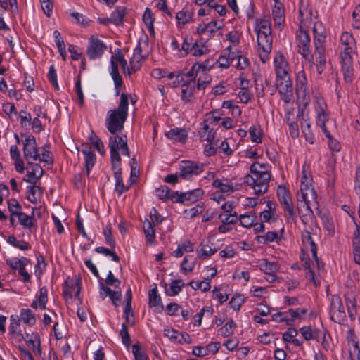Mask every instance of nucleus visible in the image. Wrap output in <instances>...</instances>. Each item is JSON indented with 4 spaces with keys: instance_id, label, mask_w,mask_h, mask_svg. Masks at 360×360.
<instances>
[{
    "instance_id": "13d9d810",
    "label": "nucleus",
    "mask_w": 360,
    "mask_h": 360,
    "mask_svg": "<svg viewBox=\"0 0 360 360\" xmlns=\"http://www.w3.org/2000/svg\"><path fill=\"white\" fill-rule=\"evenodd\" d=\"M297 95L299 99L301 100L304 107H307L310 103V91L308 87L302 89H296Z\"/></svg>"
},
{
    "instance_id": "79ce46f5",
    "label": "nucleus",
    "mask_w": 360,
    "mask_h": 360,
    "mask_svg": "<svg viewBox=\"0 0 360 360\" xmlns=\"http://www.w3.org/2000/svg\"><path fill=\"white\" fill-rule=\"evenodd\" d=\"M208 52V47L205 45L202 40L200 39L196 40L195 42L193 44L191 53L193 56H201L207 54Z\"/></svg>"
},
{
    "instance_id": "c756f323",
    "label": "nucleus",
    "mask_w": 360,
    "mask_h": 360,
    "mask_svg": "<svg viewBox=\"0 0 360 360\" xmlns=\"http://www.w3.org/2000/svg\"><path fill=\"white\" fill-rule=\"evenodd\" d=\"M127 14V8L124 6H117L111 13L110 16V20L111 23L116 26L123 25L124 18Z\"/></svg>"
},
{
    "instance_id": "c03bdc74",
    "label": "nucleus",
    "mask_w": 360,
    "mask_h": 360,
    "mask_svg": "<svg viewBox=\"0 0 360 360\" xmlns=\"http://www.w3.org/2000/svg\"><path fill=\"white\" fill-rule=\"evenodd\" d=\"M165 77L169 79H174V81L168 84V85L172 88L178 87L184 80V75L180 71L168 72L166 70Z\"/></svg>"
},
{
    "instance_id": "680f3d73",
    "label": "nucleus",
    "mask_w": 360,
    "mask_h": 360,
    "mask_svg": "<svg viewBox=\"0 0 360 360\" xmlns=\"http://www.w3.org/2000/svg\"><path fill=\"white\" fill-rule=\"evenodd\" d=\"M37 297L39 307L41 309H46L48 302V290L46 287L44 286L39 288Z\"/></svg>"
},
{
    "instance_id": "c9c22d12",
    "label": "nucleus",
    "mask_w": 360,
    "mask_h": 360,
    "mask_svg": "<svg viewBox=\"0 0 360 360\" xmlns=\"http://www.w3.org/2000/svg\"><path fill=\"white\" fill-rule=\"evenodd\" d=\"M176 191H171L168 186L163 185L156 188L155 195L156 196L160 199L167 202L168 200H172L174 202V199H176L174 193Z\"/></svg>"
},
{
    "instance_id": "4d7b16f0",
    "label": "nucleus",
    "mask_w": 360,
    "mask_h": 360,
    "mask_svg": "<svg viewBox=\"0 0 360 360\" xmlns=\"http://www.w3.org/2000/svg\"><path fill=\"white\" fill-rule=\"evenodd\" d=\"M184 286V283L182 280H174L172 281L169 290H167V294L169 296H175L177 295L182 290V288Z\"/></svg>"
},
{
    "instance_id": "864d4df0",
    "label": "nucleus",
    "mask_w": 360,
    "mask_h": 360,
    "mask_svg": "<svg viewBox=\"0 0 360 360\" xmlns=\"http://www.w3.org/2000/svg\"><path fill=\"white\" fill-rule=\"evenodd\" d=\"M30 260L26 257H22V259H7L6 264L9 266L11 269L18 271L20 268L25 266L28 263H30Z\"/></svg>"
},
{
    "instance_id": "f3484780",
    "label": "nucleus",
    "mask_w": 360,
    "mask_h": 360,
    "mask_svg": "<svg viewBox=\"0 0 360 360\" xmlns=\"http://www.w3.org/2000/svg\"><path fill=\"white\" fill-rule=\"evenodd\" d=\"M222 27V25L217 20H212L207 23H200L196 28L198 34L205 35L209 38L214 36Z\"/></svg>"
},
{
    "instance_id": "338daca9",
    "label": "nucleus",
    "mask_w": 360,
    "mask_h": 360,
    "mask_svg": "<svg viewBox=\"0 0 360 360\" xmlns=\"http://www.w3.org/2000/svg\"><path fill=\"white\" fill-rule=\"evenodd\" d=\"M192 41H193L192 37H190L188 36H186L184 39L183 43L181 44V46L180 49V51H179V53L181 56H186L189 53H191V49H192L193 44L192 42Z\"/></svg>"
},
{
    "instance_id": "de8ad7c7",
    "label": "nucleus",
    "mask_w": 360,
    "mask_h": 360,
    "mask_svg": "<svg viewBox=\"0 0 360 360\" xmlns=\"http://www.w3.org/2000/svg\"><path fill=\"white\" fill-rule=\"evenodd\" d=\"M147 56L136 52L133 53V56L130 59L129 64L132 72H136L139 70L141 62L144 61Z\"/></svg>"
},
{
    "instance_id": "5701e85b",
    "label": "nucleus",
    "mask_w": 360,
    "mask_h": 360,
    "mask_svg": "<svg viewBox=\"0 0 360 360\" xmlns=\"http://www.w3.org/2000/svg\"><path fill=\"white\" fill-rule=\"evenodd\" d=\"M302 240L304 248L309 250L312 254L313 259L316 261L317 266H319V258L317 256V247L314 242L311 233L307 230L302 232Z\"/></svg>"
},
{
    "instance_id": "2f4dec72",
    "label": "nucleus",
    "mask_w": 360,
    "mask_h": 360,
    "mask_svg": "<svg viewBox=\"0 0 360 360\" xmlns=\"http://www.w3.org/2000/svg\"><path fill=\"white\" fill-rule=\"evenodd\" d=\"M149 305L150 307H154V311L156 312H161L163 310V305L160 296L158 293V289L155 287L149 291Z\"/></svg>"
},
{
    "instance_id": "6e6d98bb",
    "label": "nucleus",
    "mask_w": 360,
    "mask_h": 360,
    "mask_svg": "<svg viewBox=\"0 0 360 360\" xmlns=\"http://www.w3.org/2000/svg\"><path fill=\"white\" fill-rule=\"evenodd\" d=\"M209 281H210V279H207V280L201 281H191L188 283V285H190L193 289H194L195 290H201L202 292H205L209 291L211 288V285H210Z\"/></svg>"
},
{
    "instance_id": "ea45409f",
    "label": "nucleus",
    "mask_w": 360,
    "mask_h": 360,
    "mask_svg": "<svg viewBox=\"0 0 360 360\" xmlns=\"http://www.w3.org/2000/svg\"><path fill=\"white\" fill-rule=\"evenodd\" d=\"M257 219V215L253 211H249L238 217V221L241 226L245 228H250L253 226Z\"/></svg>"
},
{
    "instance_id": "052dcab7",
    "label": "nucleus",
    "mask_w": 360,
    "mask_h": 360,
    "mask_svg": "<svg viewBox=\"0 0 360 360\" xmlns=\"http://www.w3.org/2000/svg\"><path fill=\"white\" fill-rule=\"evenodd\" d=\"M278 238V234L276 231H268L264 236H257L256 240L261 244H266V243L273 242L276 240Z\"/></svg>"
},
{
    "instance_id": "c85d7f7f",
    "label": "nucleus",
    "mask_w": 360,
    "mask_h": 360,
    "mask_svg": "<svg viewBox=\"0 0 360 360\" xmlns=\"http://www.w3.org/2000/svg\"><path fill=\"white\" fill-rule=\"evenodd\" d=\"M82 152L84 156L85 167L87 174H89L91 169L94 166L96 157L89 145H83Z\"/></svg>"
},
{
    "instance_id": "a19ab883",
    "label": "nucleus",
    "mask_w": 360,
    "mask_h": 360,
    "mask_svg": "<svg viewBox=\"0 0 360 360\" xmlns=\"http://www.w3.org/2000/svg\"><path fill=\"white\" fill-rule=\"evenodd\" d=\"M22 340L25 341L27 345L32 349L34 352L41 353L40 341L37 335L30 336L29 334L26 333L25 335H24Z\"/></svg>"
},
{
    "instance_id": "0e129e2a",
    "label": "nucleus",
    "mask_w": 360,
    "mask_h": 360,
    "mask_svg": "<svg viewBox=\"0 0 360 360\" xmlns=\"http://www.w3.org/2000/svg\"><path fill=\"white\" fill-rule=\"evenodd\" d=\"M134 51L141 53L148 57V54L149 53V44L148 39H140Z\"/></svg>"
},
{
    "instance_id": "9d476101",
    "label": "nucleus",
    "mask_w": 360,
    "mask_h": 360,
    "mask_svg": "<svg viewBox=\"0 0 360 360\" xmlns=\"http://www.w3.org/2000/svg\"><path fill=\"white\" fill-rule=\"evenodd\" d=\"M106 49L107 46L103 41L94 35L89 37L86 49V55L90 60L100 58Z\"/></svg>"
},
{
    "instance_id": "8fccbe9b",
    "label": "nucleus",
    "mask_w": 360,
    "mask_h": 360,
    "mask_svg": "<svg viewBox=\"0 0 360 360\" xmlns=\"http://www.w3.org/2000/svg\"><path fill=\"white\" fill-rule=\"evenodd\" d=\"M249 133L250 136L251 141L252 142H255L259 143L262 140V129L259 124L252 125L249 128Z\"/></svg>"
},
{
    "instance_id": "b1692460",
    "label": "nucleus",
    "mask_w": 360,
    "mask_h": 360,
    "mask_svg": "<svg viewBox=\"0 0 360 360\" xmlns=\"http://www.w3.org/2000/svg\"><path fill=\"white\" fill-rule=\"evenodd\" d=\"M274 62L276 77L289 76L288 63L283 54L277 53Z\"/></svg>"
},
{
    "instance_id": "6ab92c4d",
    "label": "nucleus",
    "mask_w": 360,
    "mask_h": 360,
    "mask_svg": "<svg viewBox=\"0 0 360 360\" xmlns=\"http://www.w3.org/2000/svg\"><path fill=\"white\" fill-rule=\"evenodd\" d=\"M297 117L300 122L301 130L304 134L306 140L309 143L313 144L314 141V137L311 129V124L308 116H307V117H304L303 108L301 110L299 109Z\"/></svg>"
},
{
    "instance_id": "423d86ee",
    "label": "nucleus",
    "mask_w": 360,
    "mask_h": 360,
    "mask_svg": "<svg viewBox=\"0 0 360 360\" xmlns=\"http://www.w3.org/2000/svg\"><path fill=\"white\" fill-rule=\"evenodd\" d=\"M277 195L284 211L288 222L293 221L297 217L290 192L284 186H278Z\"/></svg>"
},
{
    "instance_id": "603ef678",
    "label": "nucleus",
    "mask_w": 360,
    "mask_h": 360,
    "mask_svg": "<svg viewBox=\"0 0 360 360\" xmlns=\"http://www.w3.org/2000/svg\"><path fill=\"white\" fill-rule=\"evenodd\" d=\"M7 242L13 247L21 250H28L31 249V245L25 240H19L14 236H10Z\"/></svg>"
},
{
    "instance_id": "473e14b6",
    "label": "nucleus",
    "mask_w": 360,
    "mask_h": 360,
    "mask_svg": "<svg viewBox=\"0 0 360 360\" xmlns=\"http://www.w3.org/2000/svg\"><path fill=\"white\" fill-rule=\"evenodd\" d=\"M228 52L221 54L218 60L214 63L219 68L226 69L228 68L231 62L236 58L234 52H231V46L227 48Z\"/></svg>"
},
{
    "instance_id": "774afa93",
    "label": "nucleus",
    "mask_w": 360,
    "mask_h": 360,
    "mask_svg": "<svg viewBox=\"0 0 360 360\" xmlns=\"http://www.w3.org/2000/svg\"><path fill=\"white\" fill-rule=\"evenodd\" d=\"M132 354L134 356V360H148L146 352L138 344L132 346Z\"/></svg>"
},
{
    "instance_id": "ddd939ff",
    "label": "nucleus",
    "mask_w": 360,
    "mask_h": 360,
    "mask_svg": "<svg viewBox=\"0 0 360 360\" xmlns=\"http://www.w3.org/2000/svg\"><path fill=\"white\" fill-rule=\"evenodd\" d=\"M330 319L339 324L343 323L346 319L345 308L338 295H333L331 297Z\"/></svg>"
},
{
    "instance_id": "412c9836",
    "label": "nucleus",
    "mask_w": 360,
    "mask_h": 360,
    "mask_svg": "<svg viewBox=\"0 0 360 360\" xmlns=\"http://www.w3.org/2000/svg\"><path fill=\"white\" fill-rule=\"evenodd\" d=\"M274 6L272 10V17L274 25L281 30L285 23L284 8L283 4L279 0H274Z\"/></svg>"
},
{
    "instance_id": "5fc2aeb1",
    "label": "nucleus",
    "mask_w": 360,
    "mask_h": 360,
    "mask_svg": "<svg viewBox=\"0 0 360 360\" xmlns=\"http://www.w3.org/2000/svg\"><path fill=\"white\" fill-rule=\"evenodd\" d=\"M219 219L221 223L231 226L235 224L238 221V217L236 212H234L233 213H221L219 215Z\"/></svg>"
},
{
    "instance_id": "1a4fd4ad",
    "label": "nucleus",
    "mask_w": 360,
    "mask_h": 360,
    "mask_svg": "<svg viewBox=\"0 0 360 360\" xmlns=\"http://www.w3.org/2000/svg\"><path fill=\"white\" fill-rule=\"evenodd\" d=\"M276 84L281 100L285 103H290L293 97L292 83L290 76L276 77Z\"/></svg>"
},
{
    "instance_id": "dca6fc26",
    "label": "nucleus",
    "mask_w": 360,
    "mask_h": 360,
    "mask_svg": "<svg viewBox=\"0 0 360 360\" xmlns=\"http://www.w3.org/2000/svg\"><path fill=\"white\" fill-rule=\"evenodd\" d=\"M22 143L23 154L28 163H30V161L38 160L39 153L35 138L32 135H29L25 138Z\"/></svg>"
},
{
    "instance_id": "3c124183",
    "label": "nucleus",
    "mask_w": 360,
    "mask_h": 360,
    "mask_svg": "<svg viewBox=\"0 0 360 360\" xmlns=\"http://www.w3.org/2000/svg\"><path fill=\"white\" fill-rule=\"evenodd\" d=\"M114 178L115 179V191L120 196L123 193L129 189V186H125L123 182L122 174L118 172H113Z\"/></svg>"
},
{
    "instance_id": "a211bd4d",
    "label": "nucleus",
    "mask_w": 360,
    "mask_h": 360,
    "mask_svg": "<svg viewBox=\"0 0 360 360\" xmlns=\"http://www.w3.org/2000/svg\"><path fill=\"white\" fill-rule=\"evenodd\" d=\"M217 252V248L210 240H202L197 249V257L201 260L209 259Z\"/></svg>"
},
{
    "instance_id": "aec40b11",
    "label": "nucleus",
    "mask_w": 360,
    "mask_h": 360,
    "mask_svg": "<svg viewBox=\"0 0 360 360\" xmlns=\"http://www.w3.org/2000/svg\"><path fill=\"white\" fill-rule=\"evenodd\" d=\"M340 43L344 46L341 56H352V53H354L356 42L352 34L347 32H342L340 36Z\"/></svg>"
},
{
    "instance_id": "cd10ccee",
    "label": "nucleus",
    "mask_w": 360,
    "mask_h": 360,
    "mask_svg": "<svg viewBox=\"0 0 360 360\" xmlns=\"http://www.w3.org/2000/svg\"><path fill=\"white\" fill-rule=\"evenodd\" d=\"M352 250L355 263L360 265V226L358 224L353 233Z\"/></svg>"
},
{
    "instance_id": "f8f14e48",
    "label": "nucleus",
    "mask_w": 360,
    "mask_h": 360,
    "mask_svg": "<svg viewBox=\"0 0 360 360\" xmlns=\"http://www.w3.org/2000/svg\"><path fill=\"white\" fill-rule=\"evenodd\" d=\"M257 37L258 51L261 60L265 63L272 49L273 37L271 34L256 33Z\"/></svg>"
},
{
    "instance_id": "39448f33",
    "label": "nucleus",
    "mask_w": 360,
    "mask_h": 360,
    "mask_svg": "<svg viewBox=\"0 0 360 360\" xmlns=\"http://www.w3.org/2000/svg\"><path fill=\"white\" fill-rule=\"evenodd\" d=\"M297 200L304 202L306 207V214L301 217L302 221L306 224L307 217L313 216L311 206L316 204V193L311 185V182L300 183V191L297 193Z\"/></svg>"
},
{
    "instance_id": "393cba45",
    "label": "nucleus",
    "mask_w": 360,
    "mask_h": 360,
    "mask_svg": "<svg viewBox=\"0 0 360 360\" xmlns=\"http://www.w3.org/2000/svg\"><path fill=\"white\" fill-rule=\"evenodd\" d=\"M342 71L347 83L352 81L353 68L352 56H341Z\"/></svg>"
},
{
    "instance_id": "e433bc0d",
    "label": "nucleus",
    "mask_w": 360,
    "mask_h": 360,
    "mask_svg": "<svg viewBox=\"0 0 360 360\" xmlns=\"http://www.w3.org/2000/svg\"><path fill=\"white\" fill-rule=\"evenodd\" d=\"M165 135L168 139L179 142H185L188 137L187 131L181 128L172 129Z\"/></svg>"
},
{
    "instance_id": "9b49d317",
    "label": "nucleus",
    "mask_w": 360,
    "mask_h": 360,
    "mask_svg": "<svg viewBox=\"0 0 360 360\" xmlns=\"http://www.w3.org/2000/svg\"><path fill=\"white\" fill-rule=\"evenodd\" d=\"M310 41L309 34L300 26L296 32V43L298 53L305 59L312 57L310 51Z\"/></svg>"
},
{
    "instance_id": "bf43d9fd",
    "label": "nucleus",
    "mask_w": 360,
    "mask_h": 360,
    "mask_svg": "<svg viewBox=\"0 0 360 360\" xmlns=\"http://www.w3.org/2000/svg\"><path fill=\"white\" fill-rule=\"evenodd\" d=\"M200 139L202 141H206L212 143L214 139V132L212 129H210L207 124H205L200 131Z\"/></svg>"
},
{
    "instance_id": "4be33fe9",
    "label": "nucleus",
    "mask_w": 360,
    "mask_h": 360,
    "mask_svg": "<svg viewBox=\"0 0 360 360\" xmlns=\"http://www.w3.org/2000/svg\"><path fill=\"white\" fill-rule=\"evenodd\" d=\"M194 13L189 7H184L176 13V27L181 30L184 26L193 21Z\"/></svg>"
},
{
    "instance_id": "7ed1b4c3",
    "label": "nucleus",
    "mask_w": 360,
    "mask_h": 360,
    "mask_svg": "<svg viewBox=\"0 0 360 360\" xmlns=\"http://www.w3.org/2000/svg\"><path fill=\"white\" fill-rule=\"evenodd\" d=\"M128 95L122 93L117 108L108 110L105 118V127L112 135H115L123 130L124 124L128 116Z\"/></svg>"
},
{
    "instance_id": "7c9ffc66",
    "label": "nucleus",
    "mask_w": 360,
    "mask_h": 360,
    "mask_svg": "<svg viewBox=\"0 0 360 360\" xmlns=\"http://www.w3.org/2000/svg\"><path fill=\"white\" fill-rule=\"evenodd\" d=\"M9 333L11 335L12 338L15 340L20 342L24 338V334L22 333L20 330V325L19 323V320L16 318H14L13 316L11 317V323L9 325Z\"/></svg>"
},
{
    "instance_id": "4468645a",
    "label": "nucleus",
    "mask_w": 360,
    "mask_h": 360,
    "mask_svg": "<svg viewBox=\"0 0 360 360\" xmlns=\"http://www.w3.org/2000/svg\"><path fill=\"white\" fill-rule=\"evenodd\" d=\"M108 146L110 154H112V150H114L115 153L117 155H120L119 150H121L122 155H127V157L130 155L126 136H120L118 134L112 135L109 138Z\"/></svg>"
},
{
    "instance_id": "58836bf2",
    "label": "nucleus",
    "mask_w": 360,
    "mask_h": 360,
    "mask_svg": "<svg viewBox=\"0 0 360 360\" xmlns=\"http://www.w3.org/2000/svg\"><path fill=\"white\" fill-rule=\"evenodd\" d=\"M143 229L145 234L146 243L153 244L155 238V231L153 224L148 219H146L143 223Z\"/></svg>"
},
{
    "instance_id": "f704fd0d",
    "label": "nucleus",
    "mask_w": 360,
    "mask_h": 360,
    "mask_svg": "<svg viewBox=\"0 0 360 360\" xmlns=\"http://www.w3.org/2000/svg\"><path fill=\"white\" fill-rule=\"evenodd\" d=\"M348 333H350V339L348 340V342L349 345H352V348L349 350L351 359L352 360H360V347L356 340V337L352 330H349Z\"/></svg>"
},
{
    "instance_id": "e2e57ef3",
    "label": "nucleus",
    "mask_w": 360,
    "mask_h": 360,
    "mask_svg": "<svg viewBox=\"0 0 360 360\" xmlns=\"http://www.w3.org/2000/svg\"><path fill=\"white\" fill-rule=\"evenodd\" d=\"M110 162L113 172L122 174L121 157L120 155L115 154L114 150H112V154H110Z\"/></svg>"
},
{
    "instance_id": "37998d69",
    "label": "nucleus",
    "mask_w": 360,
    "mask_h": 360,
    "mask_svg": "<svg viewBox=\"0 0 360 360\" xmlns=\"http://www.w3.org/2000/svg\"><path fill=\"white\" fill-rule=\"evenodd\" d=\"M260 269L265 274H276L278 270V265L275 262H269L266 259H262L259 263Z\"/></svg>"
},
{
    "instance_id": "09e8293b",
    "label": "nucleus",
    "mask_w": 360,
    "mask_h": 360,
    "mask_svg": "<svg viewBox=\"0 0 360 360\" xmlns=\"http://www.w3.org/2000/svg\"><path fill=\"white\" fill-rule=\"evenodd\" d=\"M20 321L28 326H33L36 323L34 314L30 309H22L20 311Z\"/></svg>"
},
{
    "instance_id": "2eb2a0df",
    "label": "nucleus",
    "mask_w": 360,
    "mask_h": 360,
    "mask_svg": "<svg viewBox=\"0 0 360 360\" xmlns=\"http://www.w3.org/2000/svg\"><path fill=\"white\" fill-rule=\"evenodd\" d=\"M174 195H176L174 202L189 205L201 199L204 195V191L201 188H196L184 193L176 191Z\"/></svg>"
},
{
    "instance_id": "72a5a7b5",
    "label": "nucleus",
    "mask_w": 360,
    "mask_h": 360,
    "mask_svg": "<svg viewBox=\"0 0 360 360\" xmlns=\"http://www.w3.org/2000/svg\"><path fill=\"white\" fill-rule=\"evenodd\" d=\"M212 185L221 193H226L227 195L234 191L233 184L228 179H214Z\"/></svg>"
},
{
    "instance_id": "20e7f679",
    "label": "nucleus",
    "mask_w": 360,
    "mask_h": 360,
    "mask_svg": "<svg viewBox=\"0 0 360 360\" xmlns=\"http://www.w3.org/2000/svg\"><path fill=\"white\" fill-rule=\"evenodd\" d=\"M120 63L123 72L124 74L131 75V68L127 65V62L124 57L122 51L120 49L115 50V56L110 58V74L115 84V90L116 96L120 93L122 86L123 84L122 77L118 70V63Z\"/></svg>"
},
{
    "instance_id": "6e6552de",
    "label": "nucleus",
    "mask_w": 360,
    "mask_h": 360,
    "mask_svg": "<svg viewBox=\"0 0 360 360\" xmlns=\"http://www.w3.org/2000/svg\"><path fill=\"white\" fill-rule=\"evenodd\" d=\"M179 169V177L189 180L193 176L200 174L204 171L205 165L199 162L183 160Z\"/></svg>"
},
{
    "instance_id": "a878e982",
    "label": "nucleus",
    "mask_w": 360,
    "mask_h": 360,
    "mask_svg": "<svg viewBox=\"0 0 360 360\" xmlns=\"http://www.w3.org/2000/svg\"><path fill=\"white\" fill-rule=\"evenodd\" d=\"M181 87V99L186 103L193 101L195 99L194 94L197 89L195 81L189 80L183 84Z\"/></svg>"
},
{
    "instance_id": "4c0bfd02",
    "label": "nucleus",
    "mask_w": 360,
    "mask_h": 360,
    "mask_svg": "<svg viewBox=\"0 0 360 360\" xmlns=\"http://www.w3.org/2000/svg\"><path fill=\"white\" fill-rule=\"evenodd\" d=\"M255 32L256 33L271 34V24L267 18H259L256 20Z\"/></svg>"
},
{
    "instance_id": "f257e3e1",
    "label": "nucleus",
    "mask_w": 360,
    "mask_h": 360,
    "mask_svg": "<svg viewBox=\"0 0 360 360\" xmlns=\"http://www.w3.org/2000/svg\"><path fill=\"white\" fill-rule=\"evenodd\" d=\"M314 32V53L311 55L313 57L308 58L310 62L315 65L318 75H321L326 69V58L325 56L326 51V30L323 24L321 21H316L313 26Z\"/></svg>"
},
{
    "instance_id": "a18cd8bd",
    "label": "nucleus",
    "mask_w": 360,
    "mask_h": 360,
    "mask_svg": "<svg viewBox=\"0 0 360 360\" xmlns=\"http://www.w3.org/2000/svg\"><path fill=\"white\" fill-rule=\"evenodd\" d=\"M193 251V244L190 241L186 240L178 245L176 250L172 252V255L176 257H181L186 252Z\"/></svg>"
},
{
    "instance_id": "0eeeda50",
    "label": "nucleus",
    "mask_w": 360,
    "mask_h": 360,
    "mask_svg": "<svg viewBox=\"0 0 360 360\" xmlns=\"http://www.w3.org/2000/svg\"><path fill=\"white\" fill-rule=\"evenodd\" d=\"M314 110L316 112V124L319 127L323 133L328 131L326 128V122L329 120L330 113L328 106L321 97L316 96L314 98Z\"/></svg>"
},
{
    "instance_id": "49530a36",
    "label": "nucleus",
    "mask_w": 360,
    "mask_h": 360,
    "mask_svg": "<svg viewBox=\"0 0 360 360\" xmlns=\"http://www.w3.org/2000/svg\"><path fill=\"white\" fill-rule=\"evenodd\" d=\"M154 20L155 17L151 9L146 8L143 15V21L150 34L155 33Z\"/></svg>"
},
{
    "instance_id": "bb28decb",
    "label": "nucleus",
    "mask_w": 360,
    "mask_h": 360,
    "mask_svg": "<svg viewBox=\"0 0 360 360\" xmlns=\"http://www.w3.org/2000/svg\"><path fill=\"white\" fill-rule=\"evenodd\" d=\"M344 297L348 316L352 321H354L357 315L356 299L352 293L349 292L345 293Z\"/></svg>"
},
{
    "instance_id": "f03ea898",
    "label": "nucleus",
    "mask_w": 360,
    "mask_h": 360,
    "mask_svg": "<svg viewBox=\"0 0 360 360\" xmlns=\"http://www.w3.org/2000/svg\"><path fill=\"white\" fill-rule=\"evenodd\" d=\"M250 169L251 174L245 176L244 183L251 186L256 195L264 194L269 188L271 179L269 165L254 162Z\"/></svg>"
},
{
    "instance_id": "69168bd1",
    "label": "nucleus",
    "mask_w": 360,
    "mask_h": 360,
    "mask_svg": "<svg viewBox=\"0 0 360 360\" xmlns=\"http://www.w3.org/2000/svg\"><path fill=\"white\" fill-rule=\"evenodd\" d=\"M245 298L243 295H235L231 298L229 302L230 307L235 311H238L242 304L245 302Z\"/></svg>"
}]
</instances>
